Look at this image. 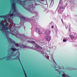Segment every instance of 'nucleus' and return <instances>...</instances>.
<instances>
[{
  "label": "nucleus",
  "instance_id": "f257e3e1",
  "mask_svg": "<svg viewBox=\"0 0 77 77\" xmlns=\"http://www.w3.org/2000/svg\"><path fill=\"white\" fill-rule=\"evenodd\" d=\"M9 41H10V42L12 43H13L14 44H15L16 47H20L21 48H29V47L28 46H24L23 45H19L18 44L16 43L15 42L11 39V38H9L8 39Z\"/></svg>",
  "mask_w": 77,
  "mask_h": 77
},
{
  "label": "nucleus",
  "instance_id": "f03ea898",
  "mask_svg": "<svg viewBox=\"0 0 77 77\" xmlns=\"http://www.w3.org/2000/svg\"><path fill=\"white\" fill-rule=\"evenodd\" d=\"M14 15H14L13 14H11V13H10L8 15L5 16V17H6L7 18H10L8 19V22L11 23L10 24V26H11V25H12V24H12V23H13V22H12V19H11V18H12L14 16Z\"/></svg>",
  "mask_w": 77,
  "mask_h": 77
},
{
  "label": "nucleus",
  "instance_id": "7ed1b4c3",
  "mask_svg": "<svg viewBox=\"0 0 77 77\" xmlns=\"http://www.w3.org/2000/svg\"><path fill=\"white\" fill-rule=\"evenodd\" d=\"M12 8L13 9V14H15V15H18V14L17 13L18 11L16 9V7L15 6V4L14 2H13L12 4Z\"/></svg>",
  "mask_w": 77,
  "mask_h": 77
},
{
  "label": "nucleus",
  "instance_id": "20e7f679",
  "mask_svg": "<svg viewBox=\"0 0 77 77\" xmlns=\"http://www.w3.org/2000/svg\"><path fill=\"white\" fill-rule=\"evenodd\" d=\"M35 47L36 48H37V50L38 51V52H41V53H42V54L44 53V51H42V49H41L40 47L38 45H35Z\"/></svg>",
  "mask_w": 77,
  "mask_h": 77
},
{
  "label": "nucleus",
  "instance_id": "39448f33",
  "mask_svg": "<svg viewBox=\"0 0 77 77\" xmlns=\"http://www.w3.org/2000/svg\"><path fill=\"white\" fill-rule=\"evenodd\" d=\"M5 23V22L4 21L2 20L1 22H0V27H1V26H3V28L4 30H7L8 29V28H7V27L6 26L4 25V23Z\"/></svg>",
  "mask_w": 77,
  "mask_h": 77
},
{
  "label": "nucleus",
  "instance_id": "423d86ee",
  "mask_svg": "<svg viewBox=\"0 0 77 77\" xmlns=\"http://www.w3.org/2000/svg\"><path fill=\"white\" fill-rule=\"evenodd\" d=\"M45 38L47 41H50L51 39V37L49 35H47L45 36Z\"/></svg>",
  "mask_w": 77,
  "mask_h": 77
},
{
  "label": "nucleus",
  "instance_id": "0eeeda50",
  "mask_svg": "<svg viewBox=\"0 0 77 77\" xmlns=\"http://www.w3.org/2000/svg\"><path fill=\"white\" fill-rule=\"evenodd\" d=\"M36 32L38 33V34H39V35L42 34V32H41V30H40L39 28H37L36 29Z\"/></svg>",
  "mask_w": 77,
  "mask_h": 77
},
{
  "label": "nucleus",
  "instance_id": "6e6552de",
  "mask_svg": "<svg viewBox=\"0 0 77 77\" xmlns=\"http://www.w3.org/2000/svg\"><path fill=\"white\" fill-rule=\"evenodd\" d=\"M59 9L61 11V12H60V11H59V12L60 14H62V12H63V7L62 6H60L59 7Z\"/></svg>",
  "mask_w": 77,
  "mask_h": 77
},
{
  "label": "nucleus",
  "instance_id": "1a4fd4ad",
  "mask_svg": "<svg viewBox=\"0 0 77 77\" xmlns=\"http://www.w3.org/2000/svg\"><path fill=\"white\" fill-rule=\"evenodd\" d=\"M51 31H50L47 30L45 32V35H49L50 34Z\"/></svg>",
  "mask_w": 77,
  "mask_h": 77
},
{
  "label": "nucleus",
  "instance_id": "9d476101",
  "mask_svg": "<svg viewBox=\"0 0 77 77\" xmlns=\"http://www.w3.org/2000/svg\"><path fill=\"white\" fill-rule=\"evenodd\" d=\"M20 56V54H19L17 55V57H16L14 59H11V60H18L19 59V57Z\"/></svg>",
  "mask_w": 77,
  "mask_h": 77
},
{
  "label": "nucleus",
  "instance_id": "9b49d317",
  "mask_svg": "<svg viewBox=\"0 0 77 77\" xmlns=\"http://www.w3.org/2000/svg\"><path fill=\"white\" fill-rule=\"evenodd\" d=\"M21 19H23L24 20H26V21H28V19L26 18V17H24L23 16H21Z\"/></svg>",
  "mask_w": 77,
  "mask_h": 77
},
{
  "label": "nucleus",
  "instance_id": "f8f14e48",
  "mask_svg": "<svg viewBox=\"0 0 77 77\" xmlns=\"http://www.w3.org/2000/svg\"><path fill=\"white\" fill-rule=\"evenodd\" d=\"M16 36L17 37H18V38H21V36H23L22 35H20L19 33L17 34L16 35Z\"/></svg>",
  "mask_w": 77,
  "mask_h": 77
},
{
  "label": "nucleus",
  "instance_id": "ddd939ff",
  "mask_svg": "<svg viewBox=\"0 0 77 77\" xmlns=\"http://www.w3.org/2000/svg\"><path fill=\"white\" fill-rule=\"evenodd\" d=\"M11 55H10V56H8L7 57V60H9L10 59H11Z\"/></svg>",
  "mask_w": 77,
  "mask_h": 77
},
{
  "label": "nucleus",
  "instance_id": "4468645a",
  "mask_svg": "<svg viewBox=\"0 0 77 77\" xmlns=\"http://www.w3.org/2000/svg\"><path fill=\"white\" fill-rule=\"evenodd\" d=\"M17 0L18 2H19L20 3V5H21V3H23V2H21L20 0ZM13 1H14V2H15V0H13Z\"/></svg>",
  "mask_w": 77,
  "mask_h": 77
},
{
  "label": "nucleus",
  "instance_id": "2eb2a0df",
  "mask_svg": "<svg viewBox=\"0 0 77 77\" xmlns=\"http://www.w3.org/2000/svg\"><path fill=\"white\" fill-rule=\"evenodd\" d=\"M63 77H68V76H67V75H65V74H64L62 75Z\"/></svg>",
  "mask_w": 77,
  "mask_h": 77
},
{
  "label": "nucleus",
  "instance_id": "dca6fc26",
  "mask_svg": "<svg viewBox=\"0 0 77 77\" xmlns=\"http://www.w3.org/2000/svg\"><path fill=\"white\" fill-rule=\"evenodd\" d=\"M28 42H29V43H35V42L34 41H29Z\"/></svg>",
  "mask_w": 77,
  "mask_h": 77
},
{
  "label": "nucleus",
  "instance_id": "f3484780",
  "mask_svg": "<svg viewBox=\"0 0 77 77\" xmlns=\"http://www.w3.org/2000/svg\"><path fill=\"white\" fill-rule=\"evenodd\" d=\"M11 50L12 51H16V50L14 48H11Z\"/></svg>",
  "mask_w": 77,
  "mask_h": 77
},
{
  "label": "nucleus",
  "instance_id": "a211bd4d",
  "mask_svg": "<svg viewBox=\"0 0 77 77\" xmlns=\"http://www.w3.org/2000/svg\"><path fill=\"white\" fill-rule=\"evenodd\" d=\"M57 71L58 72L59 74H60V69H59L58 70H57Z\"/></svg>",
  "mask_w": 77,
  "mask_h": 77
},
{
  "label": "nucleus",
  "instance_id": "6ab92c4d",
  "mask_svg": "<svg viewBox=\"0 0 77 77\" xmlns=\"http://www.w3.org/2000/svg\"><path fill=\"white\" fill-rule=\"evenodd\" d=\"M23 71H24V74H25V77H27V76L26 75V73L25 72V71H24V70H23Z\"/></svg>",
  "mask_w": 77,
  "mask_h": 77
},
{
  "label": "nucleus",
  "instance_id": "aec40b11",
  "mask_svg": "<svg viewBox=\"0 0 77 77\" xmlns=\"http://www.w3.org/2000/svg\"><path fill=\"white\" fill-rule=\"evenodd\" d=\"M70 37L71 39H73V38H74V37H73V36L70 35Z\"/></svg>",
  "mask_w": 77,
  "mask_h": 77
},
{
  "label": "nucleus",
  "instance_id": "412c9836",
  "mask_svg": "<svg viewBox=\"0 0 77 77\" xmlns=\"http://www.w3.org/2000/svg\"><path fill=\"white\" fill-rule=\"evenodd\" d=\"M66 42V40H65V39L63 40V42Z\"/></svg>",
  "mask_w": 77,
  "mask_h": 77
},
{
  "label": "nucleus",
  "instance_id": "4be33fe9",
  "mask_svg": "<svg viewBox=\"0 0 77 77\" xmlns=\"http://www.w3.org/2000/svg\"><path fill=\"white\" fill-rule=\"evenodd\" d=\"M5 23H6V22H7V20L5 19Z\"/></svg>",
  "mask_w": 77,
  "mask_h": 77
},
{
  "label": "nucleus",
  "instance_id": "5701e85b",
  "mask_svg": "<svg viewBox=\"0 0 77 77\" xmlns=\"http://www.w3.org/2000/svg\"><path fill=\"white\" fill-rule=\"evenodd\" d=\"M54 26H52V29H53Z\"/></svg>",
  "mask_w": 77,
  "mask_h": 77
},
{
  "label": "nucleus",
  "instance_id": "b1692460",
  "mask_svg": "<svg viewBox=\"0 0 77 77\" xmlns=\"http://www.w3.org/2000/svg\"><path fill=\"white\" fill-rule=\"evenodd\" d=\"M58 68H57V67L56 68V69H57Z\"/></svg>",
  "mask_w": 77,
  "mask_h": 77
},
{
  "label": "nucleus",
  "instance_id": "393cba45",
  "mask_svg": "<svg viewBox=\"0 0 77 77\" xmlns=\"http://www.w3.org/2000/svg\"><path fill=\"white\" fill-rule=\"evenodd\" d=\"M53 62H54V60H53Z\"/></svg>",
  "mask_w": 77,
  "mask_h": 77
}]
</instances>
